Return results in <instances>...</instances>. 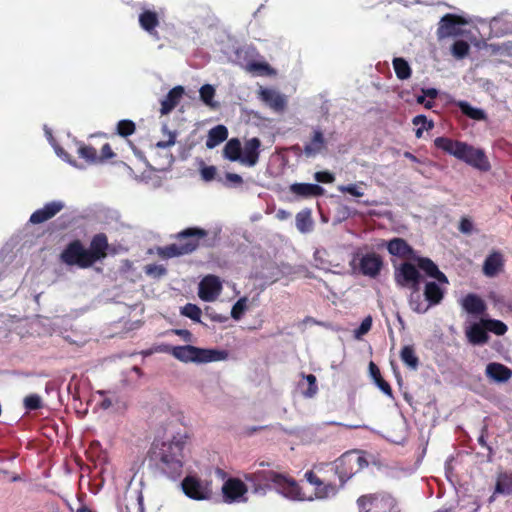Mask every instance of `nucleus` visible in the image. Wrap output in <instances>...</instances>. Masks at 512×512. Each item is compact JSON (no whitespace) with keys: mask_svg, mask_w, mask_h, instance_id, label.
I'll return each instance as SVG.
<instances>
[{"mask_svg":"<svg viewBox=\"0 0 512 512\" xmlns=\"http://www.w3.org/2000/svg\"><path fill=\"white\" fill-rule=\"evenodd\" d=\"M189 435L177 432L167 441L154 443V454L163 464V469L171 476L180 475L188 452Z\"/></svg>","mask_w":512,"mask_h":512,"instance_id":"f257e3e1","label":"nucleus"},{"mask_svg":"<svg viewBox=\"0 0 512 512\" xmlns=\"http://www.w3.org/2000/svg\"><path fill=\"white\" fill-rule=\"evenodd\" d=\"M434 146L476 170L488 172L491 169L485 151L467 142L441 136L434 139Z\"/></svg>","mask_w":512,"mask_h":512,"instance_id":"f03ea898","label":"nucleus"},{"mask_svg":"<svg viewBox=\"0 0 512 512\" xmlns=\"http://www.w3.org/2000/svg\"><path fill=\"white\" fill-rule=\"evenodd\" d=\"M245 479L254 483L255 492H260L258 487L262 482L271 484L273 488L283 497L292 501H312L311 496H307L298 483L291 477L277 473L272 470H258L254 473L247 474Z\"/></svg>","mask_w":512,"mask_h":512,"instance_id":"7ed1b4c3","label":"nucleus"},{"mask_svg":"<svg viewBox=\"0 0 512 512\" xmlns=\"http://www.w3.org/2000/svg\"><path fill=\"white\" fill-rule=\"evenodd\" d=\"M109 248L104 234L96 235L86 249L79 241H74L62 252L61 259L67 265H77L81 268L90 267L107 255Z\"/></svg>","mask_w":512,"mask_h":512,"instance_id":"20e7f679","label":"nucleus"},{"mask_svg":"<svg viewBox=\"0 0 512 512\" xmlns=\"http://www.w3.org/2000/svg\"><path fill=\"white\" fill-rule=\"evenodd\" d=\"M417 261L421 270H423L429 277L437 280V282H427L424 288V295L426 296L430 306H435L439 304L444 297L445 286L448 284V279L430 259L418 258Z\"/></svg>","mask_w":512,"mask_h":512,"instance_id":"39448f33","label":"nucleus"},{"mask_svg":"<svg viewBox=\"0 0 512 512\" xmlns=\"http://www.w3.org/2000/svg\"><path fill=\"white\" fill-rule=\"evenodd\" d=\"M171 355L181 362L207 363L225 359L224 351L203 349L191 345L174 346Z\"/></svg>","mask_w":512,"mask_h":512,"instance_id":"423d86ee","label":"nucleus"},{"mask_svg":"<svg viewBox=\"0 0 512 512\" xmlns=\"http://www.w3.org/2000/svg\"><path fill=\"white\" fill-rule=\"evenodd\" d=\"M204 235L203 231L188 228L178 235V240L160 250L162 257L171 258L192 252L198 245V240Z\"/></svg>","mask_w":512,"mask_h":512,"instance_id":"0eeeda50","label":"nucleus"},{"mask_svg":"<svg viewBox=\"0 0 512 512\" xmlns=\"http://www.w3.org/2000/svg\"><path fill=\"white\" fill-rule=\"evenodd\" d=\"M350 266L354 272L375 278L382 269L383 261L382 258L374 252L363 253L359 250L353 254Z\"/></svg>","mask_w":512,"mask_h":512,"instance_id":"6e6552de","label":"nucleus"},{"mask_svg":"<svg viewBox=\"0 0 512 512\" xmlns=\"http://www.w3.org/2000/svg\"><path fill=\"white\" fill-rule=\"evenodd\" d=\"M366 464V460L358 453H345L336 460L335 473L338 475L340 481L344 483Z\"/></svg>","mask_w":512,"mask_h":512,"instance_id":"1a4fd4ad","label":"nucleus"},{"mask_svg":"<svg viewBox=\"0 0 512 512\" xmlns=\"http://www.w3.org/2000/svg\"><path fill=\"white\" fill-rule=\"evenodd\" d=\"M395 281L399 286L416 288L421 282L418 269L411 263H403L395 270Z\"/></svg>","mask_w":512,"mask_h":512,"instance_id":"9d476101","label":"nucleus"},{"mask_svg":"<svg viewBox=\"0 0 512 512\" xmlns=\"http://www.w3.org/2000/svg\"><path fill=\"white\" fill-rule=\"evenodd\" d=\"M467 21L456 14H445L438 25L437 36L439 39L447 38L450 36H458L461 34L459 25H465Z\"/></svg>","mask_w":512,"mask_h":512,"instance_id":"9b49d317","label":"nucleus"},{"mask_svg":"<svg viewBox=\"0 0 512 512\" xmlns=\"http://www.w3.org/2000/svg\"><path fill=\"white\" fill-rule=\"evenodd\" d=\"M224 501L227 503L244 502L247 500V487L243 481L230 478L222 486Z\"/></svg>","mask_w":512,"mask_h":512,"instance_id":"f8f14e48","label":"nucleus"},{"mask_svg":"<svg viewBox=\"0 0 512 512\" xmlns=\"http://www.w3.org/2000/svg\"><path fill=\"white\" fill-rule=\"evenodd\" d=\"M184 493L195 500H205L211 497L212 491L207 483L199 479L188 476L182 482Z\"/></svg>","mask_w":512,"mask_h":512,"instance_id":"ddd939ff","label":"nucleus"},{"mask_svg":"<svg viewBox=\"0 0 512 512\" xmlns=\"http://www.w3.org/2000/svg\"><path fill=\"white\" fill-rule=\"evenodd\" d=\"M222 283L217 276L207 275L199 283L198 295L206 302L214 301L221 293Z\"/></svg>","mask_w":512,"mask_h":512,"instance_id":"4468645a","label":"nucleus"},{"mask_svg":"<svg viewBox=\"0 0 512 512\" xmlns=\"http://www.w3.org/2000/svg\"><path fill=\"white\" fill-rule=\"evenodd\" d=\"M64 209L65 203L63 201L56 200L48 202L42 208L32 213L29 224H42L49 221Z\"/></svg>","mask_w":512,"mask_h":512,"instance_id":"2eb2a0df","label":"nucleus"},{"mask_svg":"<svg viewBox=\"0 0 512 512\" xmlns=\"http://www.w3.org/2000/svg\"><path fill=\"white\" fill-rule=\"evenodd\" d=\"M306 480L315 487L314 496H311L314 499H327L333 497L337 494V487L331 483H323L319 477L313 471H307L305 473Z\"/></svg>","mask_w":512,"mask_h":512,"instance_id":"dca6fc26","label":"nucleus"},{"mask_svg":"<svg viewBox=\"0 0 512 512\" xmlns=\"http://www.w3.org/2000/svg\"><path fill=\"white\" fill-rule=\"evenodd\" d=\"M260 148L261 141L259 138L253 137L246 140L241 152V163L249 167L255 166L259 160Z\"/></svg>","mask_w":512,"mask_h":512,"instance_id":"f3484780","label":"nucleus"},{"mask_svg":"<svg viewBox=\"0 0 512 512\" xmlns=\"http://www.w3.org/2000/svg\"><path fill=\"white\" fill-rule=\"evenodd\" d=\"M260 98L276 112H283L287 106L286 97L273 89H262L260 91Z\"/></svg>","mask_w":512,"mask_h":512,"instance_id":"a211bd4d","label":"nucleus"},{"mask_svg":"<svg viewBox=\"0 0 512 512\" xmlns=\"http://www.w3.org/2000/svg\"><path fill=\"white\" fill-rule=\"evenodd\" d=\"M326 139L321 130L313 131L311 140L304 145L303 153L306 157H315L326 149Z\"/></svg>","mask_w":512,"mask_h":512,"instance_id":"6ab92c4d","label":"nucleus"},{"mask_svg":"<svg viewBox=\"0 0 512 512\" xmlns=\"http://www.w3.org/2000/svg\"><path fill=\"white\" fill-rule=\"evenodd\" d=\"M468 341L473 345L485 344L489 337L486 331V327L483 325V319L479 322L471 324L465 330Z\"/></svg>","mask_w":512,"mask_h":512,"instance_id":"aec40b11","label":"nucleus"},{"mask_svg":"<svg viewBox=\"0 0 512 512\" xmlns=\"http://www.w3.org/2000/svg\"><path fill=\"white\" fill-rule=\"evenodd\" d=\"M503 267V255L500 252H492L484 261L483 273L488 277H494L503 270Z\"/></svg>","mask_w":512,"mask_h":512,"instance_id":"412c9836","label":"nucleus"},{"mask_svg":"<svg viewBox=\"0 0 512 512\" xmlns=\"http://www.w3.org/2000/svg\"><path fill=\"white\" fill-rule=\"evenodd\" d=\"M183 94L184 88L182 86H175L172 88L166 97L161 101V115L169 114L179 104Z\"/></svg>","mask_w":512,"mask_h":512,"instance_id":"4be33fe9","label":"nucleus"},{"mask_svg":"<svg viewBox=\"0 0 512 512\" xmlns=\"http://www.w3.org/2000/svg\"><path fill=\"white\" fill-rule=\"evenodd\" d=\"M290 192L301 198H309L322 195L324 189L317 184L294 183L290 186Z\"/></svg>","mask_w":512,"mask_h":512,"instance_id":"5701e85b","label":"nucleus"},{"mask_svg":"<svg viewBox=\"0 0 512 512\" xmlns=\"http://www.w3.org/2000/svg\"><path fill=\"white\" fill-rule=\"evenodd\" d=\"M486 375L495 382H506L512 376V371L501 363H489L486 367Z\"/></svg>","mask_w":512,"mask_h":512,"instance_id":"b1692460","label":"nucleus"},{"mask_svg":"<svg viewBox=\"0 0 512 512\" xmlns=\"http://www.w3.org/2000/svg\"><path fill=\"white\" fill-rule=\"evenodd\" d=\"M139 24L143 30L159 39L158 33L155 31V28L159 25V18L156 12L144 10L139 15Z\"/></svg>","mask_w":512,"mask_h":512,"instance_id":"393cba45","label":"nucleus"},{"mask_svg":"<svg viewBox=\"0 0 512 512\" xmlns=\"http://www.w3.org/2000/svg\"><path fill=\"white\" fill-rule=\"evenodd\" d=\"M387 249L389 253L395 256H399L402 258H415V256L413 255V250L404 240L400 238H395L389 241L387 243Z\"/></svg>","mask_w":512,"mask_h":512,"instance_id":"a878e982","label":"nucleus"},{"mask_svg":"<svg viewBox=\"0 0 512 512\" xmlns=\"http://www.w3.org/2000/svg\"><path fill=\"white\" fill-rule=\"evenodd\" d=\"M409 306L414 312L420 314L427 312L431 307L426 296L421 295L419 287L412 288L409 296Z\"/></svg>","mask_w":512,"mask_h":512,"instance_id":"bb28decb","label":"nucleus"},{"mask_svg":"<svg viewBox=\"0 0 512 512\" xmlns=\"http://www.w3.org/2000/svg\"><path fill=\"white\" fill-rule=\"evenodd\" d=\"M461 306L466 312L475 315L482 314L486 309L484 301L474 294L464 297L461 300Z\"/></svg>","mask_w":512,"mask_h":512,"instance_id":"cd10ccee","label":"nucleus"},{"mask_svg":"<svg viewBox=\"0 0 512 512\" xmlns=\"http://www.w3.org/2000/svg\"><path fill=\"white\" fill-rule=\"evenodd\" d=\"M228 137V129L224 125H217L209 130L206 147L209 149H213L222 142H224Z\"/></svg>","mask_w":512,"mask_h":512,"instance_id":"c85d7f7f","label":"nucleus"},{"mask_svg":"<svg viewBox=\"0 0 512 512\" xmlns=\"http://www.w3.org/2000/svg\"><path fill=\"white\" fill-rule=\"evenodd\" d=\"M242 146L238 138H231L228 140L223 148V156L229 161L241 163Z\"/></svg>","mask_w":512,"mask_h":512,"instance_id":"c756f323","label":"nucleus"},{"mask_svg":"<svg viewBox=\"0 0 512 512\" xmlns=\"http://www.w3.org/2000/svg\"><path fill=\"white\" fill-rule=\"evenodd\" d=\"M77 153L80 158L86 161V163L90 165L99 164L97 150L91 145H86L83 142H79Z\"/></svg>","mask_w":512,"mask_h":512,"instance_id":"7c9ffc66","label":"nucleus"},{"mask_svg":"<svg viewBox=\"0 0 512 512\" xmlns=\"http://www.w3.org/2000/svg\"><path fill=\"white\" fill-rule=\"evenodd\" d=\"M458 108L465 116L476 121H482L487 118L484 110L471 106L467 101H460L457 104Z\"/></svg>","mask_w":512,"mask_h":512,"instance_id":"2f4dec72","label":"nucleus"},{"mask_svg":"<svg viewBox=\"0 0 512 512\" xmlns=\"http://www.w3.org/2000/svg\"><path fill=\"white\" fill-rule=\"evenodd\" d=\"M401 360L411 370H416L419 365V359L412 346H405L400 353Z\"/></svg>","mask_w":512,"mask_h":512,"instance_id":"473e14b6","label":"nucleus"},{"mask_svg":"<svg viewBox=\"0 0 512 512\" xmlns=\"http://www.w3.org/2000/svg\"><path fill=\"white\" fill-rule=\"evenodd\" d=\"M393 68L397 78L400 80H406L411 76V68L404 58H394Z\"/></svg>","mask_w":512,"mask_h":512,"instance_id":"72a5a7b5","label":"nucleus"},{"mask_svg":"<svg viewBox=\"0 0 512 512\" xmlns=\"http://www.w3.org/2000/svg\"><path fill=\"white\" fill-rule=\"evenodd\" d=\"M90 220L88 216L83 215L76 209H69L66 210L61 216H60V224H78L83 221Z\"/></svg>","mask_w":512,"mask_h":512,"instance_id":"f704fd0d","label":"nucleus"},{"mask_svg":"<svg viewBox=\"0 0 512 512\" xmlns=\"http://www.w3.org/2000/svg\"><path fill=\"white\" fill-rule=\"evenodd\" d=\"M482 319L487 332H492L498 336L504 335L507 332V326L502 321L489 318Z\"/></svg>","mask_w":512,"mask_h":512,"instance_id":"c9c22d12","label":"nucleus"},{"mask_svg":"<svg viewBox=\"0 0 512 512\" xmlns=\"http://www.w3.org/2000/svg\"><path fill=\"white\" fill-rule=\"evenodd\" d=\"M248 71L261 76L274 74L273 68L267 62L252 61L247 65Z\"/></svg>","mask_w":512,"mask_h":512,"instance_id":"e433bc0d","label":"nucleus"},{"mask_svg":"<svg viewBox=\"0 0 512 512\" xmlns=\"http://www.w3.org/2000/svg\"><path fill=\"white\" fill-rule=\"evenodd\" d=\"M470 51V45L464 40H457L451 47L452 55L457 59L465 58Z\"/></svg>","mask_w":512,"mask_h":512,"instance_id":"4c0bfd02","label":"nucleus"},{"mask_svg":"<svg viewBox=\"0 0 512 512\" xmlns=\"http://www.w3.org/2000/svg\"><path fill=\"white\" fill-rule=\"evenodd\" d=\"M136 130V125L132 120L124 119L117 123L116 131L121 137H128Z\"/></svg>","mask_w":512,"mask_h":512,"instance_id":"58836bf2","label":"nucleus"},{"mask_svg":"<svg viewBox=\"0 0 512 512\" xmlns=\"http://www.w3.org/2000/svg\"><path fill=\"white\" fill-rule=\"evenodd\" d=\"M97 219L104 224H112L120 221V215L117 211L111 209H102L97 213Z\"/></svg>","mask_w":512,"mask_h":512,"instance_id":"ea45409f","label":"nucleus"},{"mask_svg":"<svg viewBox=\"0 0 512 512\" xmlns=\"http://www.w3.org/2000/svg\"><path fill=\"white\" fill-rule=\"evenodd\" d=\"M200 98L208 106L214 107L213 98L215 96V89L210 84H205L200 88Z\"/></svg>","mask_w":512,"mask_h":512,"instance_id":"a19ab883","label":"nucleus"},{"mask_svg":"<svg viewBox=\"0 0 512 512\" xmlns=\"http://www.w3.org/2000/svg\"><path fill=\"white\" fill-rule=\"evenodd\" d=\"M181 314L190 318L193 321L200 322L201 309L195 305L188 303L181 308Z\"/></svg>","mask_w":512,"mask_h":512,"instance_id":"79ce46f5","label":"nucleus"},{"mask_svg":"<svg viewBox=\"0 0 512 512\" xmlns=\"http://www.w3.org/2000/svg\"><path fill=\"white\" fill-rule=\"evenodd\" d=\"M379 496L376 495H364L358 499V505L365 511H369L372 506L378 507L380 502Z\"/></svg>","mask_w":512,"mask_h":512,"instance_id":"37998d69","label":"nucleus"},{"mask_svg":"<svg viewBox=\"0 0 512 512\" xmlns=\"http://www.w3.org/2000/svg\"><path fill=\"white\" fill-rule=\"evenodd\" d=\"M247 298H240L232 307L231 316L235 320H239L247 309Z\"/></svg>","mask_w":512,"mask_h":512,"instance_id":"c03bdc74","label":"nucleus"},{"mask_svg":"<svg viewBox=\"0 0 512 512\" xmlns=\"http://www.w3.org/2000/svg\"><path fill=\"white\" fill-rule=\"evenodd\" d=\"M162 131L163 133L167 134L168 135V139L165 140V141H158L156 144H155V147L156 148H161V149H164V148H168V147H171L175 144L176 142V133L175 132H172L168 129V126L167 125H163L162 126Z\"/></svg>","mask_w":512,"mask_h":512,"instance_id":"a18cd8bd","label":"nucleus"},{"mask_svg":"<svg viewBox=\"0 0 512 512\" xmlns=\"http://www.w3.org/2000/svg\"><path fill=\"white\" fill-rule=\"evenodd\" d=\"M372 327V317L367 316L363 319L360 326L354 330V337L360 340L365 334H367Z\"/></svg>","mask_w":512,"mask_h":512,"instance_id":"49530a36","label":"nucleus"},{"mask_svg":"<svg viewBox=\"0 0 512 512\" xmlns=\"http://www.w3.org/2000/svg\"><path fill=\"white\" fill-rule=\"evenodd\" d=\"M303 378L306 380L307 386H308L307 389L303 391V394L305 397L311 398L314 395H316V393L318 391V387L316 384V377L312 374H309V375L303 376Z\"/></svg>","mask_w":512,"mask_h":512,"instance_id":"de8ad7c7","label":"nucleus"},{"mask_svg":"<svg viewBox=\"0 0 512 512\" xmlns=\"http://www.w3.org/2000/svg\"><path fill=\"white\" fill-rule=\"evenodd\" d=\"M338 190L342 193H348L354 197H362L364 195L358 184L341 185L338 187Z\"/></svg>","mask_w":512,"mask_h":512,"instance_id":"09e8293b","label":"nucleus"},{"mask_svg":"<svg viewBox=\"0 0 512 512\" xmlns=\"http://www.w3.org/2000/svg\"><path fill=\"white\" fill-rule=\"evenodd\" d=\"M24 405L28 410L38 409L41 407V398L36 394L29 395L24 399Z\"/></svg>","mask_w":512,"mask_h":512,"instance_id":"8fccbe9b","label":"nucleus"},{"mask_svg":"<svg viewBox=\"0 0 512 512\" xmlns=\"http://www.w3.org/2000/svg\"><path fill=\"white\" fill-rule=\"evenodd\" d=\"M113 157H115V153L113 152L110 144L105 143L101 148L100 154H98L99 164L104 163Z\"/></svg>","mask_w":512,"mask_h":512,"instance_id":"3c124183","label":"nucleus"},{"mask_svg":"<svg viewBox=\"0 0 512 512\" xmlns=\"http://www.w3.org/2000/svg\"><path fill=\"white\" fill-rule=\"evenodd\" d=\"M145 272L147 275H150L153 277H160L165 274L166 270L161 265L151 264V265H147L145 267Z\"/></svg>","mask_w":512,"mask_h":512,"instance_id":"603ef678","label":"nucleus"},{"mask_svg":"<svg viewBox=\"0 0 512 512\" xmlns=\"http://www.w3.org/2000/svg\"><path fill=\"white\" fill-rule=\"evenodd\" d=\"M216 176V168L214 166H205L201 169V177L205 181H212Z\"/></svg>","mask_w":512,"mask_h":512,"instance_id":"864d4df0","label":"nucleus"},{"mask_svg":"<svg viewBox=\"0 0 512 512\" xmlns=\"http://www.w3.org/2000/svg\"><path fill=\"white\" fill-rule=\"evenodd\" d=\"M315 179L320 183H332L334 175L328 171H320L315 173Z\"/></svg>","mask_w":512,"mask_h":512,"instance_id":"5fc2aeb1","label":"nucleus"},{"mask_svg":"<svg viewBox=\"0 0 512 512\" xmlns=\"http://www.w3.org/2000/svg\"><path fill=\"white\" fill-rule=\"evenodd\" d=\"M412 122L415 126L421 125L426 130L431 129L433 127V123L431 121L428 122L424 115L415 116Z\"/></svg>","mask_w":512,"mask_h":512,"instance_id":"6e6d98bb","label":"nucleus"},{"mask_svg":"<svg viewBox=\"0 0 512 512\" xmlns=\"http://www.w3.org/2000/svg\"><path fill=\"white\" fill-rule=\"evenodd\" d=\"M376 384L377 386L379 387V389L386 395L388 396H392V389L390 387V385L382 379L381 376L377 377L376 378Z\"/></svg>","mask_w":512,"mask_h":512,"instance_id":"4d7b16f0","label":"nucleus"},{"mask_svg":"<svg viewBox=\"0 0 512 512\" xmlns=\"http://www.w3.org/2000/svg\"><path fill=\"white\" fill-rule=\"evenodd\" d=\"M173 333L180 336L184 341L190 342L192 340V334L186 329H175Z\"/></svg>","mask_w":512,"mask_h":512,"instance_id":"13d9d810","label":"nucleus"},{"mask_svg":"<svg viewBox=\"0 0 512 512\" xmlns=\"http://www.w3.org/2000/svg\"><path fill=\"white\" fill-rule=\"evenodd\" d=\"M226 179L230 182H233L236 185H241L243 183L242 177L235 173H227Z\"/></svg>","mask_w":512,"mask_h":512,"instance_id":"bf43d9fd","label":"nucleus"},{"mask_svg":"<svg viewBox=\"0 0 512 512\" xmlns=\"http://www.w3.org/2000/svg\"><path fill=\"white\" fill-rule=\"evenodd\" d=\"M324 253L323 251L316 250L314 253V258L316 261V265L321 269H328V267L321 261V254Z\"/></svg>","mask_w":512,"mask_h":512,"instance_id":"052dcab7","label":"nucleus"},{"mask_svg":"<svg viewBox=\"0 0 512 512\" xmlns=\"http://www.w3.org/2000/svg\"><path fill=\"white\" fill-rule=\"evenodd\" d=\"M423 93L425 97H429L431 99H435L438 95V91L435 88L423 89Z\"/></svg>","mask_w":512,"mask_h":512,"instance_id":"680f3d73","label":"nucleus"},{"mask_svg":"<svg viewBox=\"0 0 512 512\" xmlns=\"http://www.w3.org/2000/svg\"><path fill=\"white\" fill-rule=\"evenodd\" d=\"M417 103L423 104L426 108H432L433 102L432 101H426V97L424 95H420L417 97Z\"/></svg>","mask_w":512,"mask_h":512,"instance_id":"e2e57ef3","label":"nucleus"},{"mask_svg":"<svg viewBox=\"0 0 512 512\" xmlns=\"http://www.w3.org/2000/svg\"><path fill=\"white\" fill-rule=\"evenodd\" d=\"M370 372H371V374H372V376H373L375 381H376L377 377L381 376L380 372H379V369L377 368V366L373 362L370 363Z\"/></svg>","mask_w":512,"mask_h":512,"instance_id":"0e129e2a","label":"nucleus"},{"mask_svg":"<svg viewBox=\"0 0 512 512\" xmlns=\"http://www.w3.org/2000/svg\"><path fill=\"white\" fill-rule=\"evenodd\" d=\"M306 218H309V213H306L305 215L303 213H299L297 215V224H302V225L307 224Z\"/></svg>","mask_w":512,"mask_h":512,"instance_id":"69168bd1","label":"nucleus"},{"mask_svg":"<svg viewBox=\"0 0 512 512\" xmlns=\"http://www.w3.org/2000/svg\"><path fill=\"white\" fill-rule=\"evenodd\" d=\"M173 348H174V346L161 345L156 350L160 351V352H166V353H170L171 354V349H173Z\"/></svg>","mask_w":512,"mask_h":512,"instance_id":"338daca9","label":"nucleus"},{"mask_svg":"<svg viewBox=\"0 0 512 512\" xmlns=\"http://www.w3.org/2000/svg\"><path fill=\"white\" fill-rule=\"evenodd\" d=\"M472 228H473V226H466V225L460 226L461 232H463V233L471 232Z\"/></svg>","mask_w":512,"mask_h":512,"instance_id":"774afa93","label":"nucleus"}]
</instances>
